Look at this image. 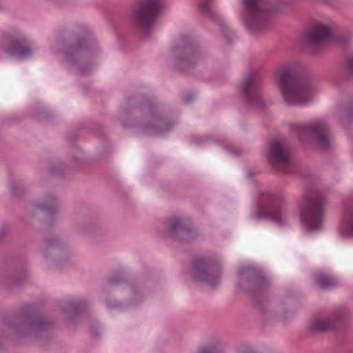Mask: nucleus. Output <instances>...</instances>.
<instances>
[{
  "label": "nucleus",
  "instance_id": "f257e3e1",
  "mask_svg": "<svg viewBox=\"0 0 353 353\" xmlns=\"http://www.w3.org/2000/svg\"><path fill=\"white\" fill-rule=\"evenodd\" d=\"M277 85L281 94L290 105H305L312 101L314 86L311 77L289 66L278 71Z\"/></svg>",
  "mask_w": 353,
  "mask_h": 353
},
{
  "label": "nucleus",
  "instance_id": "f03ea898",
  "mask_svg": "<svg viewBox=\"0 0 353 353\" xmlns=\"http://www.w3.org/2000/svg\"><path fill=\"white\" fill-rule=\"evenodd\" d=\"M8 327L17 338L30 337L45 342L51 338L55 323L47 316L21 312L20 316L8 323Z\"/></svg>",
  "mask_w": 353,
  "mask_h": 353
},
{
  "label": "nucleus",
  "instance_id": "7ed1b4c3",
  "mask_svg": "<svg viewBox=\"0 0 353 353\" xmlns=\"http://www.w3.org/2000/svg\"><path fill=\"white\" fill-rule=\"evenodd\" d=\"M165 10V0H135L131 6L129 23L142 37H148Z\"/></svg>",
  "mask_w": 353,
  "mask_h": 353
},
{
  "label": "nucleus",
  "instance_id": "20e7f679",
  "mask_svg": "<svg viewBox=\"0 0 353 353\" xmlns=\"http://www.w3.org/2000/svg\"><path fill=\"white\" fill-rule=\"evenodd\" d=\"M239 287L252 299L260 310L268 300L270 283L264 273L253 266L242 267L238 272Z\"/></svg>",
  "mask_w": 353,
  "mask_h": 353
},
{
  "label": "nucleus",
  "instance_id": "39448f33",
  "mask_svg": "<svg viewBox=\"0 0 353 353\" xmlns=\"http://www.w3.org/2000/svg\"><path fill=\"white\" fill-rule=\"evenodd\" d=\"M327 200L319 191L305 194L300 203L301 223L307 232H316L322 228Z\"/></svg>",
  "mask_w": 353,
  "mask_h": 353
},
{
  "label": "nucleus",
  "instance_id": "423d86ee",
  "mask_svg": "<svg viewBox=\"0 0 353 353\" xmlns=\"http://www.w3.org/2000/svg\"><path fill=\"white\" fill-rule=\"evenodd\" d=\"M61 52L82 75L88 74L92 69V57L90 42L81 37H72L61 42Z\"/></svg>",
  "mask_w": 353,
  "mask_h": 353
},
{
  "label": "nucleus",
  "instance_id": "0eeeda50",
  "mask_svg": "<svg viewBox=\"0 0 353 353\" xmlns=\"http://www.w3.org/2000/svg\"><path fill=\"white\" fill-rule=\"evenodd\" d=\"M244 21L253 34L266 31L270 26V15L274 8L269 0H243Z\"/></svg>",
  "mask_w": 353,
  "mask_h": 353
},
{
  "label": "nucleus",
  "instance_id": "6e6552de",
  "mask_svg": "<svg viewBox=\"0 0 353 353\" xmlns=\"http://www.w3.org/2000/svg\"><path fill=\"white\" fill-rule=\"evenodd\" d=\"M172 52L176 59V66L183 73L188 74L196 66L203 64L205 54L187 36L180 37Z\"/></svg>",
  "mask_w": 353,
  "mask_h": 353
},
{
  "label": "nucleus",
  "instance_id": "1a4fd4ad",
  "mask_svg": "<svg viewBox=\"0 0 353 353\" xmlns=\"http://www.w3.org/2000/svg\"><path fill=\"white\" fill-rule=\"evenodd\" d=\"M296 130L299 139L304 143L313 140L323 151H328L333 147V136L324 119H316L305 125L296 126Z\"/></svg>",
  "mask_w": 353,
  "mask_h": 353
},
{
  "label": "nucleus",
  "instance_id": "9d476101",
  "mask_svg": "<svg viewBox=\"0 0 353 353\" xmlns=\"http://www.w3.org/2000/svg\"><path fill=\"white\" fill-rule=\"evenodd\" d=\"M154 107L148 100L141 105L140 111L144 114L143 119L132 124L133 127L138 128L141 131L150 134H161L169 130L173 123L165 117L154 112ZM138 114L139 110H135Z\"/></svg>",
  "mask_w": 353,
  "mask_h": 353
},
{
  "label": "nucleus",
  "instance_id": "9b49d317",
  "mask_svg": "<svg viewBox=\"0 0 353 353\" xmlns=\"http://www.w3.org/2000/svg\"><path fill=\"white\" fill-rule=\"evenodd\" d=\"M192 276L196 281L216 288L221 281V266L210 259L196 258L192 263Z\"/></svg>",
  "mask_w": 353,
  "mask_h": 353
},
{
  "label": "nucleus",
  "instance_id": "f8f14e48",
  "mask_svg": "<svg viewBox=\"0 0 353 353\" xmlns=\"http://www.w3.org/2000/svg\"><path fill=\"white\" fill-rule=\"evenodd\" d=\"M260 87L261 79L259 74L252 71L243 77L238 85L248 105L257 108H263L265 107V103L261 94Z\"/></svg>",
  "mask_w": 353,
  "mask_h": 353
},
{
  "label": "nucleus",
  "instance_id": "ddd939ff",
  "mask_svg": "<svg viewBox=\"0 0 353 353\" xmlns=\"http://www.w3.org/2000/svg\"><path fill=\"white\" fill-rule=\"evenodd\" d=\"M267 158L274 169L284 173L291 172L290 150L283 140L273 139L270 141Z\"/></svg>",
  "mask_w": 353,
  "mask_h": 353
},
{
  "label": "nucleus",
  "instance_id": "4468645a",
  "mask_svg": "<svg viewBox=\"0 0 353 353\" xmlns=\"http://www.w3.org/2000/svg\"><path fill=\"white\" fill-rule=\"evenodd\" d=\"M167 229L170 236L175 241L189 242L198 236L196 231L188 221L179 217L170 219Z\"/></svg>",
  "mask_w": 353,
  "mask_h": 353
},
{
  "label": "nucleus",
  "instance_id": "2eb2a0df",
  "mask_svg": "<svg viewBox=\"0 0 353 353\" xmlns=\"http://www.w3.org/2000/svg\"><path fill=\"white\" fill-rule=\"evenodd\" d=\"M259 201L261 208L265 212H258L255 214L256 219L268 217L279 224H282L281 210L280 208L281 198L279 196L265 192L261 195Z\"/></svg>",
  "mask_w": 353,
  "mask_h": 353
},
{
  "label": "nucleus",
  "instance_id": "dca6fc26",
  "mask_svg": "<svg viewBox=\"0 0 353 353\" xmlns=\"http://www.w3.org/2000/svg\"><path fill=\"white\" fill-rule=\"evenodd\" d=\"M332 37V32L327 26L316 23L312 26L305 35V45L308 48L315 51Z\"/></svg>",
  "mask_w": 353,
  "mask_h": 353
},
{
  "label": "nucleus",
  "instance_id": "f3484780",
  "mask_svg": "<svg viewBox=\"0 0 353 353\" xmlns=\"http://www.w3.org/2000/svg\"><path fill=\"white\" fill-rule=\"evenodd\" d=\"M1 49L11 56L27 57L32 54V49L26 39L23 37H6L1 43Z\"/></svg>",
  "mask_w": 353,
  "mask_h": 353
},
{
  "label": "nucleus",
  "instance_id": "a211bd4d",
  "mask_svg": "<svg viewBox=\"0 0 353 353\" xmlns=\"http://www.w3.org/2000/svg\"><path fill=\"white\" fill-rule=\"evenodd\" d=\"M57 212V200L54 195H47L41 201L31 205L29 208V214L32 216H52Z\"/></svg>",
  "mask_w": 353,
  "mask_h": 353
},
{
  "label": "nucleus",
  "instance_id": "6ab92c4d",
  "mask_svg": "<svg viewBox=\"0 0 353 353\" xmlns=\"http://www.w3.org/2000/svg\"><path fill=\"white\" fill-rule=\"evenodd\" d=\"M341 235L350 237L353 236V201L347 203L341 218L340 225Z\"/></svg>",
  "mask_w": 353,
  "mask_h": 353
},
{
  "label": "nucleus",
  "instance_id": "aec40b11",
  "mask_svg": "<svg viewBox=\"0 0 353 353\" xmlns=\"http://www.w3.org/2000/svg\"><path fill=\"white\" fill-rule=\"evenodd\" d=\"M343 321V316H340L336 319L329 318H314L311 321L310 328L312 331L324 332L334 329L337 324Z\"/></svg>",
  "mask_w": 353,
  "mask_h": 353
},
{
  "label": "nucleus",
  "instance_id": "412c9836",
  "mask_svg": "<svg viewBox=\"0 0 353 353\" xmlns=\"http://www.w3.org/2000/svg\"><path fill=\"white\" fill-rule=\"evenodd\" d=\"M27 272L21 270L3 276L1 282L9 288H12L23 284L27 280Z\"/></svg>",
  "mask_w": 353,
  "mask_h": 353
},
{
  "label": "nucleus",
  "instance_id": "4be33fe9",
  "mask_svg": "<svg viewBox=\"0 0 353 353\" xmlns=\"http://www.w3.org/2000/svg\"><path fill=\"white\" fill-rule=\"evenodd\" d=\"M86 307L87 303L85 301H70L65 304L63 310L68 316L71 314L77 315L83 312ZM67 318L68 321H72L70 316H68Z\"/></svg>",
  "mask_w": 353,
  "mask_h": 353
},
{
  "label": "nucleus",
  "instance_id": "5701e85b",
  "mask_svg": "<svg viewBox=\"0 0 353 353\" xmlns=\"http://www.w3.org/2000/svg\"><path fill=\"white\" fill-rule=\"evenodd\" d=\"M314 282L323 289L332 288L337 285L335 279L323 273H317L314 275Z\"/></svg>",
  "mask_w": 353,
  "mask_h": 353
},
{
  "label": "nucleus",
  "instance_id": "b1692460",
  "mask_svg": "<svg viewBox=\"0 0 353 353\" xmlns=\"http://www.w3.org/2000/svg\"><path fill=\"white\" fill-rule=\"evenodd\" d=\"M201 12L208 17H214V11L212 8V0H202L199 4Z\"/></svg>",
  "mask_w": 353,
  "mask_h": 353
},
{
  "label": "nucleus",
  "instance_id": "393cba45",
  "mask_svg": "<svg viewBox=\"0 0 353 353\" xmlns=\"http://www.w3.org/2000/svg\"><path fill=\"white\" fill-rule=\"evenodd\" d=\"M353 121V101L349 103L345 109L344 110L343 114L341 118V121L343 123H349Z\"/></svg>",
  "mask_w": 353,
  "mask_h": 353
},
{
  "label": "nucleus",
  "instance_id": "a878e982",
  "mask_svg": "<svg viewBox=\"0 0 353 353\" xmlns=\"http://www.w3.org/2000/svg\"><path fill=\"white\" fill-rule=\"evenodd\" d=\"M10 190L12 195L19 196L25 193L26 188L20 182L14 181L10 185Z\"/></svg>",
  "mask_w": 353,
  "mask_h": 353
},
{
  "label": "nucleus",
  "instance_id": "bb28decb",
  "mask_svg": "<svg viewBox=\"0 0 353 353\" xmlns=\"http://www.w3.org/2000/svg\"><path fill=\"white\" fill-rule=\"evenodd\" d=\"M197 353H219L218 346L215 344H209L199 347Z\"/></svg>",
  "mask_w": 353,
  "mask_h": 353
},
{
  "label": "nucleus",
  "instance_id": "cd10ccee",
  "mask_svg": "<svg viewBox=\"0 0 353 353\" xmlns=\"http://www.w3.org/2000/svg\"><path fill=\"white\" fill-rule=\"evenodd\" d=\"M60 244L61 243L59 241L57 237H53L46 241L45 249L46 251H48L50 249L59 248L60 246Z\"/></svg>",
  "mask_w": 353,
  "mask_h": 353
},
{
  "label": "nucleus",
  "instance_id": "c85d7f7f",
  "mask_svg": "<svg viewBox=\"0 0 353 353\" xmlns=\"http://www.w3.org/2000/svg\"><path fill=\"white\" fill-rule=\"evenodd\" d=\"M345 71L350 76H353V57H349L345 64Z\"/></svg>",
  "mask_w": 353,
  "mask_h": 353
},
{
  "label": "nucleus",
  "instance_id": "c756f323",
  "mask_svg": "<svg viewBox=\"0 0 353 353\" xmlns=\"http://www.w3.org/2000/svg\"><path fill=\"white\" fill-rule=\"evenodd\" d=\"M183 100L185 103H189L194 100V96L190 93L186 94Z\"/></svg>",
  "mask_w": 353,
  "mask_h": 353
},
{
  "label": "nucleus",
  "instance_id": "7c9ffc66",
  "mask_svg": "<svg viewBox=\"0 0 353 353\" xmlns=\"http://www.w3.org/2000/svg\"><path fill=\"white\" fill-rule=\"evenodd\" d=\"M123 281V278L121 277H117V278H112L109 280V282L110 284L115 285L121 283Z\"/></svg>",
  "mask_w": 353,
  "mask_h": 353
},
{
  "label": "nucleus",
  "instance_id": "2f4dec72",
  "mask_svg": "<svg viewBox=\"0 0 353 353\" xmlns=\"http://www.w3.org/2000/svg\"><path fill=\"white\" fill-rule=\"evenodd\" d=\"M50 173L52 174H59L61 173V170H59V169H57L55 168H52L51 170H50Z\"/></svg>",
  "mask_w": 353,
  "mask_h": 353
},
{
  "label": "nucleus",
  "instance_id": "473e14b6",
  "mask_svg": "<svg viewBox=\"0 0 353 353\" xmlns=\"http://www.w3.org/2000/svg\"><path fill=\"white\" fill-rule=\"evenodd\" d=\"M221 32H223V34H224L225 35H228V28L225 26L221 25Z\"/></svg>",
  "mask_w": 353,
  "mask_h": 353
},
{
  "label": "nucleus",
  "instance_id": "72a5a7b5",
  "mask_svg": "<svg viewBox=\"0 0 353 353\" xmlns=\"http://www.w3.org/2000/svg\"><path fill=\"white\" fill-rule=\"evenodd\" d=\"M92 333L94 335H97V334L96 330H92Z\"/></svg>",
  "mask_w": 353,
  "mask_h": 353
},
{
  "label": "nucleus",
  "instance_id": "f704fd0d",
  "mask_svg": "<svg viewBox=\"0 0 353 353\" xmlns=\"http://www.w3.org/2000/svg\"><path fill=\"white\" fill-rule=\"evenodd\" d=\"M3 235V232L1 231H0V236H1Z\"/></svg>",
  "mask_w": 353,
  "mask_h": 353
}]
</instances>
